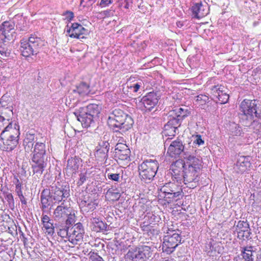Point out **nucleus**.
<instances>
[{
    "label": "nucleus",
    "instance_id": "nucleus-19",
    "mask_svg": "<svg viewBox=\"0 0 261 261\" xmlns=\"http://www.w3.org/2000/svg\"><path fill=\"white\" fill-rule=\"evenodd\" d=\"M186 163H184L182 160H177L172 164L170 169L172 171L171 174L177 181L181 178H183L182 175Z\"/></svg>",
    "mask_w": 261,
    "mask_h": 261
},
{
    "label": "nucleus",
    "instance_id": "nucleus-54",
    "mask_svg": "<svg viewBox=\"0 0 261 261\" xmlns=\"http://www.w3.org/2000/svg\"><path fill=\"white\" fill-rule=\"evenodd\" d=\"M160 196L163 197L164 198H166V200H167V199H173V192L166 193L163 195L160 194Z\"/></svg>",
    "mask_w": 261,
    "mask_h": 261
},
{
    "label": "nucleus",
    "instance_id": "nucleus-37",
    "mask_svg": "<svg viewBox=\"0 0 261 261\" xmlns=\"http://www.w3.org/2000/svg\"><path fill=\"white\" fill-rule=\"evenodd\" d=\"M175 185L174 184L169 182L167 183L166 185H165L164 186H163L161 189V193L160 194H164L166 193H169L170 192H174V187Z\"/></svg>",
    "mask_w": 261,
    "mask_h": 261
},
{
    "label": "nucleus",
    "instance_id": "nucleus-45",
    "mask_svg": "<svg viewBox=\"0 0 261 261\" xmlns=\"http://www.w3.org/2000/svg\"><path fill=\"white\" fill-rule=\"evenodd\" d=\"M223 89L224 90V87L222 85L214 86L211 88V90L215 96L218 95L220 92H223Z\"/></svg>",
    "mask_w": 261,
    "mask_h": 261
},
{
    "label": "nucleus",
    "instance_id": "nucleus-25",
    "mask_svg": "<svg viewBox=\"0 0 261 261\" xmlns=\"http://www.w3.org/2000/svg\"><path fill=\"white\" fill-rule=\"evenodd\" d=\"M40 199L42 209L48 207L51 202L54 203V201L51 198L50 191L48 189H44L42 191L41 194Z\"/></svg>",
    "mask_w": 261,
    "mask_h": 261
},
{
    "label": "nucleus",
    "instance_id": "nucleus-3",
    "mask_svg": "<svg viewBox=\"0 0 261 261\" xmlns=\"http://www.w3.org/2000/svg\"><path fill=\"white\" fill-rule=\"evenodd\" d=\"M19 135V126L16 123L6 126L0 136V144H3V149L8 151L13 150L18 144Z\"/></svg>",
    "mask_w": 261,
    "mask_h": 261
},
{
    "label": "nucleus",
    "instance_id": "nucleus-7",
    "mask_svg": "<svg viewBox=\"0 0 261 261\" xmlns=\"http://www.w3.org/2000/svg\"><path fill=\"white\" fill-rule=\"evenodd\" d=\"M152 250L150 247L144 245L139 247L131 248L125 256V261H145L152 256Z\"/></svg>",
    "mask_w": 261,
    "mask_h": 261
},
{
    "label": "nucleus",
    "instance_id": "nucleus-56",
    "mask_svg": "<svg viewBox=\"0 0 261 261\" xmlns=\"http://www.w3.org/2000/svg\"><path fill=\"white\" fill-rule=\"evenodd\" d=\"M42 224H44L45 223L51 222V220H50L48 216L43 215L42 217Z\"/></svg>",
    "mask_w": 261,
    "mask_h": 261
},
{
    "label": "nucleus",
    "instance_id": "nucleus-39",
    "mask_svg": "<svg viewBox=\"0 0 261 261\" xmlns=\"http://www.w3.org/2000/svg\"><path fill=\"white\" fill-rule=\"evenodd\" d=\"M43 227L45 230V233L50 236H53L55 232V227L53 222L51 221L48 223L43 224Z\"/></svg>",
    "mask_w": 261,
    "mask_h": 261
},
{
    "label": "nucleus",
    "instance_id": "nucleus-40",
    "mask_svg": "<svg viewBox=\"0 0 261 261\" xmlns=\"http://www.w3.org/2000/svg\"><path fill=\"white\" fill-rule=\"evenodd\" d=\"M75 222V216L72 210L70 211L69 214L66 219V226L72 225Z\"/></svg>",
    "mask_w": 261,
    "mask_h": 261
},
{
    "label": "nucleus",
    "instance_id": "nucleus-58",
    "mask_svg": "<svg viewBox=\"0 0 261 261\" xmlns=\"http://www.w3.org/2000/svg\"><path fill=\"white\" fill-rule=\"evenodd\" d=\"M181 191L175 192V191L174 190V191L173 192V199L175 198L178 197L179 195H181Z\"/></svg>",
    "mask_w": 261,
    "mask_h": 261
},
{
    "label": "nucleus",
    "instance_id": "nucleus-28",
    "mask_svg": "<svg viewBox=\"0 0 261 261\" xmlns=\"http://www.w3.org/2000/svg\"><path fill=\"white\" fill-rule=\"evenodd\" d=\"M27 41L35 51V54H37L40 48L44 45L43 41L40 38L33 35L30 37Z\"/></svg>",
    "mask_w": 261,
    "mask_h": 261
},
{
    "label": "nucleus",
    "instance_id": "nucleus-64",
    "mask_svg": "<svg viewBox=\"0 0 261 261\" xmlns=\"http://www.w3.org/2000/svg\"><path fill=\"white\" fill-rule=\"evenodd\" d=\"M81 204L84 205V206H86V204H87V202L86 201H82V204Z\"/></svg>",
    "mask_w": 261,
    "mask_h": 261
},
{
    "label": "nucleus",
    "instance_id": "nucleus-42",
    "mask_svg": "<svg viewBox=\"0 0 261 261\" xmlns=\"http://www.w3.org/2000/svg\"><path fill=\"white\" fill-rule=\"evenodd\" d=\"M34 139L33 135L29 134L27 135V137L24 140V143H27L25 146V149L28 150L30 148H32L33 143L32 142Z\"/></svg>",
    "mask_w": 261,
    "mask_h": 261
},
{
    "label": "nucleus",
    "instance_id": "nucleus-47",
    "mask_svg": "<svg viewBox=\"0 0 261 261\" xmlns=\"http://www.w3.org/2000/svg\"><path fill=\"white\" fill-rule=\"evenodd\" d=\"M18 196L19 197L20 200L21 201H22V199H24V197L22 194V192L21 190V184L18 182L16 185V190H15Z\"/></svg>",
    "mask_w": 261,
    "mask_h": 261
},
{
    "label": "nucleus",
    "instance_id": "nucleus-55",
    "mask_svg": "<svg viewBox=\"0 0 261 261\" xmlns=\"http://www.w3.org/2000/svg\"><path fill=\"white\" fill-rule=\"evenodd\" d=\"M101 14L105 17H110L113 15V12L110 10L104 11Z\"/></svg>",
    "mask_w": 261,
    "mask_h": 261
},
{
    "label": "nucleus",
    "instance_id": "nucleus-60",
    "mask_svg": "<svg viewBox=\"0 0 261 261\" xmlns=\"http://www.w3.org/2000/svg\"><path fill=\"white\" fill-rule=\"evenodd\" d=\"M255 117L259 118L261 119V112L259 113H258L257 112V115L255 116Z\"/></svg>",
    "mask_w": 261,
    "mask_h": 261
},
{
    "label": "nucleus",
    "instance_id": "nucleus-41",
    "mask_svg": "<svg viewBox=\"0 0 261 261\" xmlns=\"http://www.w3.org/2000/svg\"><path fill=\"white\" fill-rule=\"evenodd\" d=\"M91 173H92V171L87 170L85 173H81L80 174V179L77 182V185L79 186L82 185L86 181V179L90 177Z\"/></svg>",
    "mask_w": 261,
    "mask_h": 261
},
{
    "label": "nucleus",
    "instance_id": "nucleus-48",
    "mask_svg": "<svg viewBox=\"0 0 261 261\" xmlns=\"http://www.w3.org/2000/svg\"><path fill=\"white\" fill-rule=\"evenodd\" d=\"M107 177L109 179L115 181H118L120 178L119 174L111 173H108L107 174Z\"/></svg>",
    "mask_w": 261,
    "mask_h": 261
},
{
    "label": "nucleus",
    "instance_id": "nucleus-32",
    "mask_svg": "<svg viewBox=\"0 0 261 261\" xmlns=\"http://www.w3.org/2000/svg\"><path fill=\"white\" fill-rule=\"evenodd\" d=\"M92 222L94 225L93 229L95 231L99 232L106 230L107 228V225L98 218H94Z\"/></svg>",
    "mask_w": 261,
    "mask_h": 261
},
{
    "label": "nucleus",
    "instance_id": "nucleus-51",
    "mask_svg": "<svg viewBox=\"0 0 261 261\" xmlns=\"http://www.w3.org/2000/svg\"><path fill=\"white\" fill-rule=\"evenodd\" d=\"M194 143L200 145L204 144V141L201 139L200 135H197L195 137V140L194 141Z\"/></svg>",
    "mask_w": 261,
    "mask_h": 261
},
{
    "label": "nucleus",
    "instance_id": "nucleus-53",
    "mask_svg": "<svg viewBox=\"0 0 261 261\" xmlns=\"http://www.w3.org/2000/svg\"><path fill=\"white\" fill-rule=\"evenodd\" d=\"M65 18L68 21H71L74 17V14L71 11H67L65 13Z\"/></svg>",
    "mask_w": 261,
    "mask_h": 261
},
{
    "label": "nucleus",
    "instance_id": "nucleus-27",
    "mask_svg": "<svg viewBox=\"0 0 261 261\" xmlns=\"http://www.w3.org/2000/svg\"><path fill=\"white\" fill-rule=\"evenodd\" d=\"M34 164L32 165L34 173L41 175L46 166V160H32Z\"/></svg>",
    "mask_w": 261,
    "mask_h": 261
},
{
    "label": "nucleus",
    "instance_id": "nucleus-63",
    "mask_svg": "<svg viewBox=\"0 0 261 261\" xmlns=\"http://www.w3.org/2000/svg\"><path fill=\"white\" fill-rule=\"evenodd\" d=\"M96 0H88V1L89 2V5H92V4H93L95 2Z\"/></svg>",
    "mask_w": 261,
    "mask_h": 261
},
{
    "label": "nucleus",
    "instance_id": "nucleus-26",
    "mask_svg": "<svg viewBox=\"0 0 261 261\" xmlns=\"http://www.w3.org/2000/svg\"><path fill=\"white\" fill-rule=\"evenodd\" d=\"M20 50L23 56L28 57L35 54L30 44L27 39H22L20 41Z\"/></svg>",
    "mask_w": 261,
    "mask_h": 261
},
{
    "label": "nucleus",
    "instance_id": "nucleus-52",
    "mask_svg": "<svg viewBox=\"0 0 261 261\" xmlns=\"http://www.w3.org/2000/svg\"><path fill=\"white\" fill-rule=\"evenodd\" d=\"M90 258L91 261H105L101 256L97 254L91 255Z\"/></svg>",
    "mask_w": 261,
    "mask_h": 261
},
{
    "label": "nucleus",
    "instance_id": "nucleus-23",
    "mask_svg": "<svg viewBox=\"0 0 261 261\" xmlns=\"http://www.w3.org/2000/svg\"><path fill=\"white\" fill-rule=\"evenodd\" d=\"M32 160H46L45 144L37 142L34 146Z\"/></svg>",
    "mask_w": 261,
    "mask_h": 261
},
{
    "label": "nucleus",
    "instance_id": "nucleus-62",
    "mask_svg": "<svg viewBox=\"0 0 261 261\" xmlns=\"http://www.w3.org/2000/svg\"><path fill=\"white\" fill-rule=\"evenodd\" d=\"M7 197L9 199H11V198L12 199L13 198V196H12V195L11 194H9L8 195H7Z\"/></svg>",
    "mask_w": 261,
    "mask_h": 261
},
{
    "label": "nucleus",
    "instance_id": "nucleus-16",
    "mask_svg": "<svg viewBox=\"0 0 261 261\" xmlns=\"http://www.w3.org/2000/svg\"><path fill=\"white\" fill-rule=\"evenodd\" d=\"M71 208L64 205V203L58 205L54 210L53 217L56 221H63L69 214Z\"/></svg>",
    "mask_w": 261,
    "mask_h": 261
},
{
    "label": "nucleus",
    "instance_id": "nucleus-21",
    "mask_svg": "<svg viewBox=\"0 0 261 261\" xmlns=\"http://www.w3.org/2000/svg\"><path fill=\"white\" fill-rule=\"evenodd\" d=\"M159 96L156 93L150 92L142 99V103L145 108L151 111L158 102Z\"/></svg>",
    "mask_w": 261,
    "mask_h": 261
},
{
    "label": "nucleus",
    "instance_id": "nucleus-50",
    "mask_svg": "<svg viewBox=\"0 0 261 261\" xmlns=\"http://www.w3.org/2000/svg\"><path fill=\"white\" fill-rule=\"evenodd\" d=\"M113 0H101L99 5L101 7H106L113 3Z\"/></svg>",
    "mask_w": 261,
    "mask_h": 261
},
{
    "label": "nucleus",
    "instance_id": "nucleus-9",
    "mask_svg": "<svg viewBox=\"0 0 261 261\" xmlns=\"http://www.w3.org/2000/svg\"><path fill=\"white\" fill-rule=\"evenodd\" d=\"M69 242L72 245L68 244V246L73 247L74 245H77L83 240L84 233L83 225L81 223H77L71 228L69 227Z\"/></svg>",
    "mask_w": 261,
    "mask_h": 261
},
{
    "label": "nucleus",
    "instance_id": "nucleus-59",
    "mask_svg": "<svg viewBox=\"0 0 261 261\" xmlns=\"http://www.w3.org/2000/svg\"><path fill=\"white\" fill-rule=\"evenodd\" d=\"M181 191L175 192V191L174 190V191L173 192V199L175 198L178 197L179 195H181Z\"/></svg>",
    "mask_w": 261,
    "mask_h": 261
},
{
    "label": "nucleus",
    "instance_id": "nucleus-2",
    "mask_svg": "<svg viewBox=\"0 0 261 261\" xmlns=\"http://www.w3.org/2000/svg\"><path fill=\"white\" fill-rule=\"evenodd\" d=\"M185 153L187 162L182 175L184 182L185 184L193 182L195 184L192 186H196V184L198 181V176L201 169L202 162L193 155H188L186 152Z\"/></svg>",
    "mask_w": 261,
    "mask_h": 261
},
{
    "label": "nucleus",
    "instance_id": "nucleus-4",
    "mask_svg": "<svg viewBox=\"0 0 261 261\" xmlns=\"http://www.w3.org/2000/svg\"><path fill=\"white\" fill-rule=\"evenodd\" d=\"M100 111V108L97 105L92 103L86 107L76 110L74 115L83 127H87L90 125L94 119L98 117Z\"/></svg>",
    "mask_w": 261,
    "mask_h": 261
},
{
    "label": "nucleus",
    "instance_id": "nucleus-44",
    "mask_svg": "<svg viewBox=\"0 0 261 261\" xmlns=\"http://www.w3.org/2000/svg\"><path fill=\"white\" fill-rule=\"evenodd\" d=\"M69 226H66V228L60 229L58 232V234L62 238L67 237L69 241Z\"/></svg>",
    "mask_w": 261,
    "mask_h": 261
},
{
    "label": "nucleus",
    "instance_id": "nucleus-18",
    "mask_svg": "<svg viewBox=\"0 0 261 261\" xmlns=\"http://www.w3.org/2000/svg\"><path fill=\"white\" fill-rule=\"evenodd\" d=\"M87 31L81 24L77 23H74L71 27L67 31V33L71 38H84L83 35L85 34Z\"/></svg>",
    "mask_w": 261,
    "mask_h": 261
},
{
    "label": "nucleus",
    "instance_id": "nucleus-13",
    "mask_svg": "<svg viewBox=\"0 0 261 261\" xmlns=\"http://www.w3.org/2000/svg\"><path fill=\"white\" fill-rule=\"evenodd\" d=\"M185 147L182 141L177 139L171 142L169 145L167 153L171 157L176 158L184 152Z\"/></svg>",
    "mask_w": 261,
    "mask_h": 261
},
{
    "label": "nucleus",
    "instance_id": "nucleus-22",
    "mask_svg": "<svg viewBox=\"0 0 261 261\" xmlns=\"http://www.w3.org/2000/svg\"><path fill=\"white\" fill-rule=\"evenodd\" d=\"M1 113L0 122L4 127L5 125L7 126L10 125V124H13L11 122H10L13 116L12 107L11 106L2 108Z\"/></svg>",
    "mask_w": 261,
    "mask_h": 261
},
{
    "label": "nucleus",
    "instance_id": "nucleus-43",
    "mask_svg": "<svg viewBox=\"0 0 261 261\" xmlns=\"http://www.w3.org/2000/svg\"><path fill=\"white\" fill-rule=\"evenodd\" d=\"M110 145L108 142V140L106 139V136L103 137V140H101L98 145L96 146L97 148L102 149H107L108 151L109 150Z\"/></svg>",
    "mask_w": 261,
    "mask_h": 261
},
{
    "label": "nucleus",
    "instance_id": "nucleus-46",
    "mask_svg": "<svg viewBox=\"0 0 261 261\" xmlns=\"http://www.w3.org/2000/svg\"><path fill=\"white\" fill-rule=\"evenodd\" d=\"M143 83L140 81L129 86V88L133 90L134 92H137L139 89L143 87Z\"/></svg>",
    "mask_w": 261,
    "mask_h": 261
},
{
    "label": "nucleus",
    "instance_id": "nucleus-33",
    "mask_svg": "<svg viewBox=\"0 0 261 261\" xmlns=\"http://www.w3.org/2000/svg\"><path fill=\"white\" fill-rule=\"evenodd\" d=\"M108 150L102 149L96 147L95 156L97 160L99 161H103L106 160L108 158Z\"/></svg>",
    "mask_w": 261,
    "mask_h": 261
},
{
    "label": "nucleus",
    "instance_id": "nucleus-38",
    "mask_svg": "<svg viewBox=\"0 0 261 261\" xmlns=\"http://www.w3.org/2000/svg\"><path fill=\"white\" fill-rule=\"evenodd\" d=\"M5 42L0 41V55L1 58L8 57L10 54V50L6 47V45L4 43Z\"/></svg>",
    "mask_w": 261,
    "mask_h": 261
},
{
    "label": "nucleus",
    "instance_id": "nucleus-34",
    "mask_svg": "<svg viewBox=\"0 0 261 261\" xmlns=\"http://www.w3.org/2000/svg\"><path fill=\"white\" fill-rule=\"evenodd\" d=\"M223 92H220L218 95H216V96L218 98L219 101L221 103H226L229 99V94H227V89L224 87V90Z\"/></svg>",
    "mask_w": 261,
    "mask_h": 261
},
{
    "label": "nucleus",
    "instance_id": "nucleus-5",
    "mask_svg": "<svg viewBox=\"0 0 261 261\" xmlns=\"http://www.w3.org/2000/svg\"><path fill=\"white\" fill-rule=\"evenodd\" d=\"M159 168L155 160H146L138 166L139 177L141 181L150 183L155 176Z\"/></svg>",
    "mask_w": 261,
    "mask_h": 261
},
{
    "label": "nucleus",
    "instance_id": "nucleus-61",
    "mask_svg": "<svg viewBox=\"0 0 261 261\" xmlns=\"http://www.w3.org/2000/svg\"><path fill=\"white\" fill-rule=\"evenodd\" d=\"M89 3V2L88 1V0H81V5H83V4L84 3Z\"/></svg>",
    "mask_w": 261,
    "mask_h": 261
},
{
    "label": "nucleus",
    "instance_id": "nucleus-20",
    "mask_svg": "<svg viewBox=\"0 0 261 261\" xmlns=\"http://www.w3.org/2000/svg\"><path fill=\"white\" fill-rule=\"evenodd\" d=\"M115 155L119 160L125 161L129 159L130 151L128 146L123 143H117L115 148Z\"/></svg>",
    "mask_w": 261,
    "mask_h": 261
},
{
    "label": "nucleus",
    "instance_id": "nucleus-15",
    "mask_svg": "<svg viewBox=\"0 0 261 261\" xmlns=\"http://www.w3.org/2000/svg\"><path fill=\"white\" fill-rule=\"evenodd\" d=\"M81 164V160L77 157L71 158L67 161L65 172L68 176H72L77 172Z\"/></svg>",
    "mask_w": 261,
    "mask_h": 261
},
{
    "label": "nucleus",
    "instance_id": "nucleus-31",
    "mask_svg": "<svg viewBox=\"0 0 261 261\" xmlns=\"http://www.w3.org/2000/svg\"><path fill=\"white\" fill-rule=\"evenodd\" d=\"M169 117H174L180 118L182 120L187 116V111L181 108H176L175 109L170 111L169 113Z\"/></svg>",
    "mask_w": 261,
    "mask_h": 261
},
{
    "label": "nucleus",
    "instance_id": "nucleus-12",
    "mask_svg": "<svg viewBox=\"0 0 261 261\" xmlns=\"http://www.w3.org/2000/svg\"><path fill=\"white\" fill-rule=\"evenodd\" d=\"M192 16L193 18L200 19L205 16L209 13L207 4L198 3L191 7Z\"/></svg>",
    "mask_w": 261,
    "mask_h": 261
},
{
    "label": "nucleus",
    "instance_id": "nucleus-8",
    "mask_svg": "<svg viewBox=\"0 0 261 261\" xmlns=\"http://www.w3.org/2000/svg\"><path fill=\"white\" fill-rule=\"evenodd\" d=\"M167 234L164 238L163 250L167 253H171L180 243L181 239L179 233L175 230L168 231Z\"/></svg>",
    "mask_w": 261,
    "mask_h": 261
},
{
    "label": "nucleus",
    "instance_id": "nucleus-24",
    "mask_svg": "<svg viewBox=\"0 0 261 261\" xmlns=\"http://www.w3.org/2000/svg\"><path fill=\"white\" fill-rule=\"evenodd\" d=\"M238 237L248 238L250 234L249 225L247 221H239L236 226Z\"/></svg>",
    "mask_w": 261,
    "mask_h": 261
},
{
    "label": "nucleus",
    "instance_id": "nucleus-35",
    "mask_svg": "<svg viewBox=\"0 0 261 261\" xmlns=\"http://www.w3.org/2000/svg\"><path fill=\"white\" fill-rule=\"evenodd\" d=\"M229 130L233 136H239L242 134V129L236 123L232 122L229 124Z\"/></svg>",
    "mask_w": 261,
    "mask_h": 261
},
{
    "label": "nucleus",
    "instance_id": "nucleus-57",
    "mask_svg": "<svg viewBox=\"0 0 261 261\" xmlns=\"http://www.w3.org/2000/svg\"><path fill=\"white\" fill-rule=\"evenodd\" d=\"M96 205L95 204V203L93 202H90L87 204V207H88L89 209L92 211L94 210L96 208Z\"/></svg>",
    "mask_w": 261,
    "mask_h": 261
},
{
    "label": "nucleus",
    "instance_id": "nucleus-36",
    "mask_svg": "<svg viewBox=\"0 0 261 261\" xmlns=\"http://www.w3.org/2000/svg\"><path fill=\"white\" fill-rule=\"evenodd\" d=\"M9 96L4 95L0 100V105L3 108H6L11 106L12 107V100Z\"/></svg>",
    "mask_w": 261,
    "mask_h": 261
},
{
    "label": "nucleus",
    "instance_id": "nucleus-29",
    "mask_svg": "<svg viewBox=\"0 0 261 261\" xmlns=\"http://www.w3.org/2000/svg\"><path fill=\"white\" fill-rule=\"evenodd\" d=\"M251 248L252 247L245 248L241 253L243 259L239 256L236 258V261H253V251Z\"/></svg>",
    "mask_w": 261,
    "mask_h": 261
},
{
    "label": "nucleus",
    "instance_id": "nucleus-17",
    "mask_svg": "<svg viewBox=\"0 0 261 261\" xmlns=\"http://www.w3.org/2000/svg\"><path fill=\"white\" fill-rule=\"evenodd\" d=\"M168 123L164 126L165 134L169 136H174L176 130L180 124V118L174 117H170Z\"/></svg>",
    "mask_w": 261,
    "mask_h": 261
},
{
    "label": "nucleus",
    "instance_id": "nucleus-6",
    "mask_svg": "<svg viewBox=\"0 0 261 261\" xmlns=\"http://www.w3.org/2000/svg\"><path fill=\"white\" fill-rule=\"evenodd\" d=\"M240 107L242 112L240 118L245 126H249L257 115V101L255 100L245 99L242 101Z\"/></svg>",
    "mask_w": 261,
    "mask_h": 261
},
{
    "label": "nucleus",
    "instance_id": "nucleus-14",
    "mask_svg": "<svg viewBox=\"0 0 261 261\" xmlns=\"http://www.w3.org/2000/svg\"><path fill=\"white\" fill-rule=\"evenodd\" d=\"M250 160L249 156H239L234 167L235 171L242 174L248 170L251 166Z\"/></svg>",
    "mask_w": 261,
    "mask_h": 261
},
{
    "label": "nucleus",
    "instance_id": "nucleus-11",
    "mask_svg": "<svg viewBox=\"0 0 261 261\" xmlns=\"http://www.w3.org/2000/svg\"><path fill=\"white\" fill-rule=\"evenodd\" d=\"M49 191L51 198L54 201V203H59L62 201H65L64 199L69 196V191L62 188L53 186Z\"/></svg>",
    "mask_w": 261,
    "mask_h": 261
},
{
    "label": "nucleus",
    "instance_id": "nucleus-1",
    "mask_svg": "<svg viewBox=\"0 0 261 261\" xmlns=\"http://www.w3.org/2000/svg\"><path fill=\"white\" fill-rule=\"evenodd\" d=\"M107 123L113 131L122 134L132 128L134 120L122 110L116 109L110 113Z\"/></svg>",
    "mask_w": 261,
    "mask_h": 261
},
{
    "label": "nucleus",
    "instance_id": "nucleus-30",
    "mask_svg": "<svg viewBox=\"0 0 261 261\" xmlns=\"http://www.w3.org/2000/svg\"><path fill=\"white\" fill-rule=\"evenodd\" d=\"M74 93H78L81 96L87 95L90 93L89 86L85 82H82L73 90Z\"/></svg>",
    "mask_w": 261,
    "mask_h": 261
},
{
    "label": "nucleus",
    "instance_id": "nucleus-49",
    "mask_svg": "<svg viewBox=\"0 0 261 261\" xmlns=\"http://www.w3.org/2000/svg\"><path fill=\"white\" fill-rule=\"evenodd\" d=\"M132 3V0H120V5H121V6L124 7V8H125L126 9H127L129 8Z\"/></svg>",
    "mask_w": 261,
    "mask_h": 261
},
{
    "label": "nucleus",
    "instance_id": "nucleus-10",
    "mask_svg": "<svg viewBox=\"0 0 261 261\" xmlns=\"http://www.w3.org/2000/svg\"><path fill=\"white\" fill-rule=\"evenodd\" d=\"M14 24L12 22L5 21L0 25V41L6 42L13 38Z\"/></svg>",
    "mask_w": 261,
    "mask_h": 261
}]
</instances>
